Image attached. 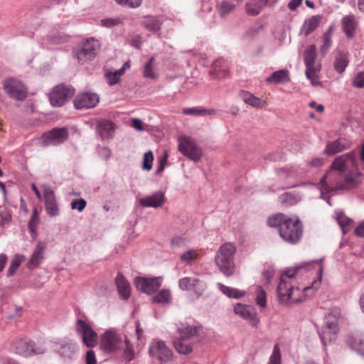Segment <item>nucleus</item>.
Listing matches in <instances>:
<instances>
[{"instance_id":"1","label":"nucleus","mask_w":364,"mask_h":364,"mask_svg":"<svg viewBox=\"0 0 364 364\" xmlns=\"http://www.w3.org/2000/svg\"><path fill=\"white\" fill-rule=\"evenodd\" d=\"M361 173L358 171L357 153L355 150L337 156L331 169L320 180L321 193L338 190H350L361 182Z\"/></svg>"},{"instance_id":"2","label":"nucleus","mask_w":364,"mask_h":364,"mask_svg":"<svg viewBox=\"0 0 364 364\" xmlns=\"http://www.w3.org/2000/svg\"><path fill=\"white\" fill-rule=\"evenodd\" d=\"M235 252L236 247L232 242L223 244L216 252L215 264L219 270L228 277L232 275L235 272L234 256Z\"/></svg>"},{"instance_id":"3","label":"nucleus","mask_w":364,"mask_h":364,"mask_svg":"<svg viewBox=\"0 0 364 364\" xmlns=\"http://www.w3.org/2000/svg\"><path fill=\"white\" fill-rule=\"evenodd\" d=\"M341 318V311L334 308L325 316L324 323L318 331L320 338L323 346H327L336 339L338 331V321Z\"/></svg>"},{"instance_id":"4","label":"nucleus","mask_w":364,"mask_h":364,"mask_svg":"<svg viewBox=\"0 0 364 364\" xmlns=\"http://www.w3.org/2000/svg\"><path fill=\"white\" fill-rule=\"evenodd\" d=\"M299 269V266L289 268L281 274L280 281L277 289L279 303L287 304L294 291H299L298 289H294L291 284V281Z\"/></svg>"},{"instance_id":"5","label":"nucleus","mask_w":364,"mask_h":364,"mask_svg":"<svg viewBox=\"0 0 364 364\" xmlns=\"http://www.w3.org/2000/svg\"><path fill=\"white\" fill-rule=\"evenodd\" d=\"M303 225L297 216L289 218L282 225L279 231L280 237L287 242L296 244L302 237Z\"/></svg>"},{"instance_id":"6","label":"nucleus","mask_w":364,"mask_h":364,"mask_svg":"<svg viewBox=\"0 0 364 364\" xmlns=\"http://www.w3.org/2000/svg\"><path fill=\"white\" fill-rule=\"evenodd\" d=\"M100 48V42L94 38H90L75 48L73 53L78 62L83 64L95 58Z\"/></svg>"},{"instance_id":"7","label":"nucleus","mask_w":364,"mask_h":364,"mask_svg":"<svg viewBox=\"0 0 364 364\" xmlns=\"http://www.w3.org/2000/svg\"><path fill=\"white\" fill-rule=\"evenodd\" d=\"M178 150L183 156L194 162H198L203 156L202 150L196 141L186 136L179 137Z\"/></svg>"},{"instance_id":"8","label":"nucleus","mask_w":364,"mask_h":364,"mask_svg":"<svg viewBox=\"0 0 364 364\" xmlns=\"http://www.w3.org/2000/svg\"><path fill=\"white\" fill-rule=\"evenodd\" d=\"M124 337L115 331L109 330L105 331L100 339V347L107 353H114L122 350Z\"/></svg>"},{"instance_id":"9","label":"nucleus","mask_w":364,"mask_h":364,"mask_svg":"<svg viewBox=\"0 0 364 364\" xmlns=\"http://www.w3.org/2000/svg\"><path fill=\"white\" fill-rule=\"evenodd\" d=\"M3 89L11 99L22 101L27 97V88L25 85L16 78L8 77L3 82Z\"/></svg>"},{"instance_id":"10","label":"nucleus","mask_w":364,"mask_h":364,"mask_svg":"<svg viewBox=\"0 0 364 364\" xmlns=\"http://www.w3.org/2000/svg\"><path fill=\"white\" fill-rule=\"evenodd\" d=\"M75 94V89L65 85L55 86L49 95V100L53 107H62Z\"/></svg>"},{"instance_id":"11","label":"nucleus","mask_w":364,"mask_h":364,"mask_svg":"<svg viewBox=\"0 0 364 364\" xmlns=\"http://www.w3.org/2000/svg\"><path fill=\"white\" fill-rule=\"evenodd\" d=\"M14 348L17 354L26 358L43 354L46 351L44 345H36L33 341L27 339L16 341Z\"/></svg>"},{"instance_id":"12","label":"nucleus","mask_w":364,"mask_h":364,"mask_svg":"<svg viewBox=\"0 0 364 364\" xmlns=\"http://www.w3.org/2000/svg\"><path fill=\"white\" fill-rule=\"evenodd\" d=\"M178 287L183 291L193 292L201 296L207 288L206 283L197 277H185L178 280Z\"/></svg>"},{"instance_id":"13","label":"nucleus","mask_w":364,"mask_h":364,"mask_svg":"<svg viewBox=\"0 0 364 364\" xmlns=\"http://www.w3.org/2000/svg\"><path fill=\"white\" fill-rule=\"evenodd\" d=\"M76 331L87 347L92 348L96 346L97 335L89 323L78 319L76 321Z\"/></svg>"},{"instance_id":"14","label":"nucleus","mask_w":364,"mask_h":364,"mask_svg":"<svg viewBox=\"0 0 364 364\" xmlns=\"http://www.w3.org/2000/svg\"><path fill=\"white\" fill-rule=\"evenodd\" d=\"M149 354L150 356L165 363L171 360L173 357L172 351L162 341H152L149 347Z\"/></svg>"},{"instance_id":"15","label":"nucleus","mask_w":364,"mask_h":364,"mask_svg":"<svg viewBox=\"0 0 364 364\" xmlns=\"http://www.w3.org/2000/svg\"><path fill=\"white\" fill-rule=\"evenodd\" d=\"M233 311L235 314L248 321L249 323L252 327L257 326L259 318L257 317V311L253 306L238 303L235 305Z\"/></svg>"},{"instance_id":"16","label":"nucleus","mask_w":364,"mask_h":364,"mask_svg":"<svg viewBox=\"0 0 364 364\" xmlns=\"http://www.w3.org/2000/svg\"><path fill=\"white\" fill-rule=\"evenodd\" d=\"M161 284V277L135 279V285L139 291L143 293L151 294L159 289Z\"/></svg>"},{"instance_id":"17","label":"nucleus","mask_w":364,"mask_h":364,"mask_svg":"<svg viewBox=\"0 0 364 364\" xmlns=\"http://www.w3.org/2000/svg\"><path fill=\"white\" fill-rule=\"evenodd\" d=\"M100 102L98 95L93 92H83L77 95L74 100V106L77 109L95 107Z\"/></svg>"},{"instance_id":"18","label":"nucleus","mask_w":364,"mask_h":364,"mask_svg":"<svg viewBox=\"0 0 364 364\" xmlns=\"http://www.w3.org/2000/svg\"><path fill=\"white\" fill-rule=\"evenodd\" d=\"M68 137V131L66 128H54L43 135V144L57 145L64 142Z\"/></svg>"},{"instance_id":"19","label":"nucleus","mask_w":364,"mask_h":364,"mask_svg":"<svg viewBox=\"0 0 364 364\" xmlns=\"http://www.w3.org/2000/svg\"><path fill=\"white\" fill-rule=\"evenodd\" d=\"M43 197L47 214L50 217L58 216L60 209L53 190L48 187L44 188Z\"/></svg>"},{"instance_id":"20","label":"nucleus","mask_w":364,"mask_h":364,"mask_svg":"<svg viewBox=\"0 0 364 364\" xmlns=\"http://www.w3.org/2000/svg\"><path fill=\"white\" fill-rule=\"evenodd\" d=\"M46 247V245L44 242H38L28 262L27 267L28 269H33L41 264L44 259Z\"/></svg>"},{"instance_id":"21","label":"nucleus","mask_w":364,"mask_h":364,"mask_svg":"<svg viewBox=\"0 0 364 364\" xmlns=\"http://www.w3.org/2000/svg\"><path fill=\"white\" fill-rule=\"evenodd\" d=\"M333 54V68L338 74L341 75L349 64V53L343 50H337L334 51Z\"/></svg>"},{"instance_id":"22","label":"nucleus","mask_w":364,"mask_h":364,"mask_svg":"<svg viewBox=\"0 0 364 364\" xmlns=\"http://www.w3.org/2000/svg\"><path fill=\"white\" fill-rule=\"evenodd\" d=\"M115 124L112 122L100 119L97 121V131L103 140H109L113 137Z\"/></svg>"},{"instance_id":"23","label":"nucleus","mask_w":364,"mask_h":364,"mask_svg":"<svg viewBox=\"0 0 364 364\" xmlns=\"http://www.w3.org/2000/svg\"><path fill=\"white\" fill-rule=\"evenodd\" d=\"M350 145V142L345 139L340 138L333 141L328 142L323 151V153L328 156L335 155L349 149Z\"/></svg>"},{"instance_id":"24","label":"nucleus","mask_w":364,"mask_h":364,"mask_svg":"<svg viewBox=\"0 0 364 364\" xmlns=\"http://www.w3.org/2000/svg\"><path fill=\"white\" fill-rule=\"evenodd\" d=\"M164 202V193L161 191H157L151 196L141 198L139 203L144 207L158 208L161 206Z\"/></svg>"},{"instance_id":"25","label":"nucleus","mask_w":364,"mask_h":364,"mask_svg":"<svg viewBox=\"0 0 364 364\" xmlns=\"http://www.w3.org/2000/svg\"><path fill=\"white\" fill-rule=\"evenodd\" d=\"M115 284L120 298L127 300L130 296L131 288L129 284L122 274H117L115 278Z\"/></svg>"},{"instance_id":"26","label":"nucleus","mask_w":364,"mask_h":364,"mask_svg":"<svg viewBox=\"0 0 364 364\" xmlns=\"http://www.w3.org/2000/svg\"><path fill=\"white\" fill-rule=\"evenodd\" d=\"M342 28L348 39L353 38L355 30L358 26L353 15H347L342 18Z\"/></svg>"},{"instance_id":"27","label":"nucleus","mask_w":364,"mask_h":364,"mask_svg":"<svg viewBox=\"0 0 364 364\" xmlns=\"http://www.w3.org/2000/svg\"><path fill=\"white\" fill-rule=\"evenodd\" d=\"M210 73L215 78H225L228 75V71L224 60L218 59L215 60L212 65Z\"/></svg>"},{"instance_id":"28","label":"nucleus","mask_w":364,"mask_h":364,"mask_svg":"<svg viewBox=\"0 0 364 364\" xmlns=\"http://www.w3.org/2000/svg\"><path fill=\"white\" fill-rule=\"evenodd\" d=\"M157 64L154 57H151L144 65L143 77L148 79L155 80L158 78Z\"/></svg>"},{"instance_id":"29","label":"nucleus","mask_w":364,"mask_h":364,"mask_svg":"<svg viewBox=\"0 0 364 364\" xmlns=\"http://www.w3.org/2000/svg\"><path fill=\"white\" fill-rule=\"evenodd\" d=\"M199 326H182L178 328V338L186 341L198 334Z\"/></svg>"},{"instance_id":"30","label":"nucleus","mask_w":364,"mask_h":364,"mask_svg":"<svg viewBox=\"0 0 364 364\" xmlns=\"http://www.w3.org/2000/svg\"><path fill=\"white\" fill-rule=\"evenodd\" d=\"M316 58V48L314 45L309 46L304 51V63L306 70L315 69V61Z\"/></svg>"},{"instance_id":"31","label":"nucleus","mask_w":364,"mask_h":364,"mask_svg":"<svg viewBox=\"0 0 364 364\" xmlns=\"http://www.w3.org/2000/svg\"><path fill=\"white\" fill-rule=\"evenodd\" d=\"M290 80L289 72L287 70H279L274 71L269 77L266 79L269 83L279 84L288 82Z\"/></svg>"},{"instance_id":"32","label":"nucleus","mask_w":364,"mask_h":364,"mask_svg":"<svg viewBox=\"0 0 364 364\" xmlns=\"http://www.w3.org/2000/svg\"><path fill=\"white\" fill-rule=\"evenodd\" d=\"M321 18V16L315 15L306 19L301 27V32H303L306 36H309L318 27Z\"/></svg>"},{"instance_id":"33","label":"nucleus","mask_w":364,"mask_h":364,"mask_svg":"<svg viewBox=\"0 0 364 364\" xmlns=\"http://www.w3.org/2000/svg\"><path fill=\"white\" fill-rule=\"evenodd\" d=\"M242 100L248 105L255 108H262L266 105V102L259 97H255L254 95L243 92L242 93Z\"/></svg>"},{"instance_id":"34","label":"nucleus","mask_w":364,"mask_h":364,"mask_svg":"<svg viewBox=\"0 0 364 364\" xmlns=\"http://www.w3.org/2000/svg\"><path fill=\"white\" fill-rule=\"evenodd\" d=\"M122 349L123 350L122 357L127 362H131L135 358L136 353L133 345L126 336H124L123 347Z\"/></svg>"},{"instance_id":"35","label":"nucleus","mask_w":364,"mask_h":364,"mask_svg":"<svg viewBox=\"0 0 364 364\" xmlns=\"http://www.w3.org/2000/svg\"><path fill=\"white\" fill-rule=\"evenodd\" d=\"M301 200L299 195L294 192H286L279 197V201L285 206L295 205Z\"/></svg>"},{"instance_id":"36","label":"nucleus","mask_w":364,"mask_h":364,"mask_svg":"<svg viewBox=\"0 0 364 364\" xmlns=\"http://www.w3.org/2000/svg\"><path fill=\"white\" fill-rule=\"evenodd\" d=\"M349 346L361 355H364V338L359 336L350 337L348 340Z\"/></svg>"},{"instance_id":"37","label":"nucleus","mask_w":364,"mask_h":364,"mask_svg":"<svg viewBox=\"0 0 364 364\" xmlns=\"http://www.w3.org/2000/svg\"><path fill=\"white\" fill-rule=\"evenodd\" d=\"M218 289L227 296L240 299L245 295V292L239 289L225 286L221 283L218 284Z\"/></svg>"},{"instance_id":"38","label":"nucleus","mask_w":364,"mask_h":364,"mask_svg":"<svg viewBox=\"0 0 364 364\" xmlns=\"http://www.w3.org/2000/svg\"><path fill=\"white\" fill-rule=\"evenodd\" d=\"M75 343L72 341H64L60 343V346L58 350L59 354L65 358H71L75 350Z\"/></svg>"},{"instance_id":"39","label":"nucleus","mask_w":364,"mask_h":364,"mask_svg":"<svg viewBox=\"0 0 364 364\" xmlns=\"http://www.w3.org/2000/svg\"><path fill=\"white\" fill-rule=\"evenodd\" d=\"M263 4L259 0V1L256 0H250L245 5L246 12L250 16H257L259 14Z\"/></svg>"},{"instance_id":"40","label":"nucleus","mask_w":364,"mask_h":364,"mask_svg":"<svg viewBox=\"0 0 364 364\" xmlns=\"http://www.w3.org/2000/svg\"><path fill=\"white\" fill-rule=\"evenodd\" d=\"M289 218V217L283 213H277L269 217L267 223L270 227H278L279 232L283 223L287 221Z\"/></svg>"},{"instance_id":"41","label":"nucleus","mask_w":364,"mask_h":364,"mask_svg":"<svg viewBox=\"0 0 364 364\" xmlns=\"http://www.w3.org/2000/svg\"><path fill=\"white\" fill-rule=\"evenodd\" d=\"M182 113L186 115L204 116L207 114H214L215 113V110L207 109L199 107H190L183 109Z\"/></svg>"},{"instance_id":"42","label":"nucleus","mask_w":364,"mask_h":364,"mask_svg":"<svg viewBox=\"0 0 364 364\" xmlns=\"http://www.w3.org/2000/svg\"><path fill=\"white\" fill-rule=\"evenodd\" d=\"M26 259L23 255L16 254L11 262L10 266L7 270V276L13 275L18 269L21 264Z\"/></svg>"},{"instance_id":"43","label":"nucleus","mask_w":364,"mask_h":364,"mask_svg":"<svg viewBox=\"0 0 364 364\" xmlns=\"http://www.w3.org/2000/svg\"><path fill=\"white\" fill-rule=\"evenodd\" d=\"M68 36L63 33H58L55 36H48L45 47L50 48V45L62 44L68 41Z\"/></svg>"},{"instance_id":"44","label":"nucleus","mask_w":364,"mask_h":364,"mask_svg":"<svg viewBox=\"0 0 364 364\" xmlns=\"http://www.w3.org/2000/svg\"><path fill=\"white\" fill-rule=\"evenodd\" d=\"M256 298L255 301L257 305L261 307H265L267 306V296L265 291L260 287L256 286L254 291Z\"/></svg>"},{"instance_id":"45","label":"nucleus","mask_w":364,"mask_h":364,"mask_svg":"<svg viewBox=\"0 0 364 364\" xmlns=\"http://www.w3.org/2000/svg\"><path fill=\"white\" fill-rule=\"evenodd\" d=\"M171 293L169 290L162 289L152 297V301L157 304H167L170 302Z\"/></svg>"},{"instance_id":"46","label":"nucleus","mask_w":364,"mask_h":364,"mask_svg":"<svg viewBox=\"0 0 364 364\" xmlns=\"http://www.w3.org/2000/svg\"><path fill=\"white\" fill-rule=\"evenodd\" d=\"M185 341L178 338L174 341V347L176 350L183 355H187L192 352V346L189 344L185 343Z\"/></svg>"},{"instance_id":"47","label":"nucleus","mask_w":364,"mask_h":364,"mask_svg":"<svg viewBox=\"0 0 364 364\" xmlns=\"http://www.w3.org/2000/svg\"><path fill=\"white\" fill-rule=\"evenodd\" d=\"M144 26L149 31L156 32L160 29L161 22L159 20L151 17L145 19L142 22Z\"/></svg>"},{"instance_id":"48","label":"nucleus","mask_w":364,"mask_h":364,"mask_svg":"<svg viewBox=\"0 0 364 364\" xmlns=\"http://www.w3.org/2000/svg\"><path fill=\"white\" fill-rule=\"evenodd\" d=\"M277 175L281 179H286L289 178H296L299 176L296 169L294 167L291 168H281L277 170Z\"/></svg>"},{"instance_id":"49","label":"nucleus","mask_w":364,"mask_h":364,"mask_svg":"<svg viewBox=\"0 0 364 364\" xmlns=\"http://www.w3.org/2000/svg\"><path fill=\"white\" fill-rule=\"evenodd\" d=\"M235 8V4L230 1H223L220 3L219 8V14L222 17H225L230 12H232Z\"/></svg>"},{"instance_id":"50","label":"nucleus","mask_w":364,"mask_h":364,"mask_svg":"<svg viewBox=\"0 0 364 364\" xmlns=\"http://www.w3.org/2000/svg\"><path fill=\"white\" fill-rule=\"evenodd\" d=\"M331 46V28H330L323 36V44L321 47V51L326 54Z\"/></svg>"},{"instance_id":"51","label":"nucleus","mask_w":364,"mask_h":364,"mask_svg":"<svg viewBox=\"0 0 364 364\" xmlns=\"http://www.w3.org/2000/svg\"><path fill=\"white\" fill-rule=\"evenodd\" d=\"M338 223L339 224L340 227L341 228L343 233H346L348 229H349V225L351 222V220L346 217L343 213H338L337 217H336Z\"/></svg>"},{"instance_id":"52","label":"nucleus","mask_w":364,"mask_h":364,"mask_svg":"<svg viewBox=\"0 0 364 364\" xmlns=\"http://www.w3.org/2000/svg\"><path fill=\"white\" fill-rule=\"evenodd\" d=\"M154 154L151 151H148L144 154L142 168L150 171L152 168Z\"/></svg>"},{"instance_id":"53","label":"nucleus","mask_w":364,"mask_h":364,"mask_svg":"<svg viewBox=\"0 0 364 364\" xmlns=\"http://www.w3.org/2000/svg\"><path fill=\"white\" fill-rule=\"evenodd\" d=\"M268 364H281V351L278 344H275Z\"/></svg>"},{"instance_id":"54","label":"nucleus","mask_w":364,"mask_h":364,"mask_svg":"<svg viewBox=\"0 0 364 364\" xmlns=\"http://www.w3.org/2000/svg\"><path fill=\"white\" fill-rule=\"evenodd\" d=\"M318 70L319 69H317V68L310 69L309 70H306V77L311 81V83L313 86H316V85H321L318 77L316 74V73Z\"/></svg>"},{"instance_id":"55","label":"nucleus","mask_w":364,"mask_h":364,"mask_svg":"<svg viewBox=\"0 0 364 364\" xmlns=\"http://www.w3.org/2000/svg\"><path fill=\"white\" fill-rule=\"evenodd\" d=\"M122 23V20L119 17L116 18H103L100 21V24L102 26L105 28H112Z\"/></svg>"},{"instance_id":"56","label":"nucleus","mask_w":364,"mask_h":364,"mask_svg":"<svg viewBox=\"0 0 364 364\" xmlns=\"http://www.w3.org/2000/svg\"><path fill=\"white\" fill-rule=\"evenodd\" d=\"M197 253L193 250H189L181 255V260L186 264H191L193 260L197 257Z\"/></svg>"},{"instance_id":"57","label":"nucleus","mask_w":364,"mask_h":364,"mask_svg":"<svg viewBox=\"0 0 364 364\" xmlns=\"http://www.w3.org/2000/svg\"><path fill=\"white\" fill-rule=\"evenodd\" d=\"M87 202L83 198L73 200L70 203V207L73 210H77L82 212L86 207Z\"/></svg>"},{"instance_id":"58","label":"nucleus","mask_w":364,"mask_h":364,"mask_svg":"<svg viewBox=\"0 0 364 364\" xmlns=\"http://www.w3.org/2000/svg\"><path fill=\"white\" fill-rule=\"evenodd\" d=\"M117 4L123 6H127L131 8L139 7L142 0H114Z\"/></svg>"},{"instance_id":"59","label":"nucleus","mask_w":364,"mask_h":364,"mask_svg":"<svg viewBox=\"0 0 364 364\" xmlns=\"http://www.w3.org/2000/svg\"><path fill=\"white\" fill-rule=\"evenodd\" d=\"M353 85L358 88H363L364 87V71L356 74L353 81Z\"/></svg>"},{"instance_id":"60","label":"nucleus","mask_w":364,"mask_h":364,"mask_svg":"<svg viewBox=\"0 0 364 364\" xmlns=\"http://www.w3.org/2000/svg\"><path fill=\"white\" fill-rule=\"evenodd\" d=\"M11 215L10 213L5 208H0V225H3L4 223L10 222Z\"/></svg>"},{"instance_id":"61","label":"nucleus","mask_w":364,"mask_h":364,"mask_svg":"<svg viewBox=\"0 0 364 364\" xmlns=\"http://www.w3.org/2000/svg\"><path fill=\"white\" fill-rule=\"evenodd\" d=\"M107 80L110 85H114L119 82L120 77L113 72L107 74Z\"/></svg>"},{"instance_id":"62","label":"nucleus","mask_w":364,"mask_h":364,"mask_svg":"<svg viewBox=\"0 0 364 364\" xmlns=\"http://www.w3.org/2000/svg\"><path fill=\"white\" fill-rule=\"evenodd\" d=\"M323 164V159L322 158H315L307 162V165L313 168H319Z\"/></svg>"},{"instance_id":"63","label":"nucleus","mask_w":364,"mask_h":364,"mask_svg":"<svg viewBox=\"0 0 364 364\" xmlns=\"http://www.w3.org/2000/svg\"><path fill=\"white\" fill-rule=\"evenodd\" d=\"M86 364H96L95 354L92 350L87 352Z\"/></svg>"},{"instance_id":"64","label":"nucleus","mask_w":364,"mask_h":364,"mask_svg":"<svg viewBox=\"0 0 364 364\" xmlns=\"http://www.w3.org/2000/svg\"><path fill=\"white\" fill-rule=\"evenodd\" d=\"M100 154L102 159L105 160H107L112 154V152L106 146L102 147L100 151Z\"/></svg>"}]
</instances>
